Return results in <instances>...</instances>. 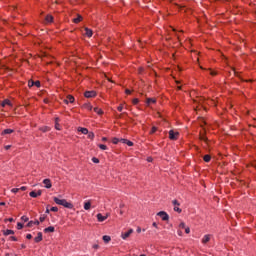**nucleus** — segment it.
I'll use <instances>...</instances> for the list:
<instances>
[{"label": "nucleus", "instance_id": "obj_1", "mask_svg": "<svg viewBox=\"0 0 256 256\" xmlns=\"http://www.w3.org/2000/svg\"><path fill=\"white\" fill-rule=\"evenodd\" d=\"M54 203H56V205H62V207H65L66 209H73V204L67 202L65 199L54 197Z\"/></svg>", "mask_w": 256, "mask_h": 256}, {"label": "nucleus", "instance_id": "obj_2", "mask_svg": "<svg viewBox=\"0 0 256 256\" xmlns=\"http://www.w3.org/2000/svg\"><path fill=\"white\" fill-rule=\"evenodd\" d=\"M158 217H161L162 221H169V214L165 211H160L157 213Z\"/></svg>", "mask_w": 256, "mask_h": 256}, {"label": "nucleus", "instance_id": "obj_3", "mask_svg": "<svg viewBox=\"0 0 256 256\" xmlns=\"http://www.w3.org/2000/svg\"><path fill=\"white\" fill-rule=\"evenodd\" d=\"M179 138V132H175L173 130L169 131V139H171L172 141H175Z\"/></svg>", "mask_w": 256, "mask_h": 256}, {"label": "nucleus", "instance_id": "obj_4", "mask_svg": "<svg viewBox=\"0 0 256 256\" xmlns=\"http://www.w3.org/2000/svg\"><path fill=\"white\" fill-rule=\"evenodd\" d=\"M84 97H86L87 99H91L93 97H97V92H95V91H86L84 93Z\"/></svg>", "mask_w": 256, "mask_h": 256}, {"label": "nucleus", "instance_id": "obj_5", "mask_svg": "<svg viewBox=\"0 0 256 256\" xmlns=\"http://www.w3.org/2000/svg\"><path fill=\"white\" fill-rule=\"evenodd\" d=\"M133 233V229H129L127 232H124L121 234L122 239H128V237H131V234Z\"/></svg>", "mask_w": 256, "mask_h": 256}, {"label": "nucleus", "instance_id": "obj_6", "mask_svg": "<svg viewBox=\"0 0 256 256\" xmlns=\"http://www.w3.org/2000/svg\"><path fill=\"white\" fill-rule=\"evenodd\" d=\"M0 105L1 107H7V105L8 107H13V103H11V100L9 99H5Z\"/></svg>", "mask_w": 256, "mask_h": 256}, {"label": "nucleus", "instance_id": "obj_7", "mask_svg": "<svg viewBox=\"0 0 256 256\" xmlns=\"http://www.w3.org/2000/svg\"><path fill=\"white\" fill-rule=\"evenodd\" d=\"M64 102L66 103V105H68V103H75V97L68 95Z\"/></svg>", "mask_w": 256, "mask_h": 256}, {"label": "nucleus", "instance_id": "obj_8", "mask_svg": "<svg viewBox=\"0 0 256 256\" xmlns=\"http://www.w3.org/2000/svg\"><path fill=\"white\" fill-rule=\"evenodd\" d=\"M43 183L46 189H51V187H53V185L51 184V179H44Z\"/></svg>", "mask_w": 256, "mask_h": 256}, {"label": "nucleus", "instance_id": "obj_9", "mask_svg": "<svg viewBox=\"0 0 256 256\" xmlns=\"http://www.w3.org/2000/svg\"><path fill=\"white\" fill-rule=\"evenodd\" d=\"M35 243H41L43 241V233L38 232L37 237L34 238Z\"/></svg>", "mask_w": 256, "mask_h": 256}, {"label": "nucleus", "instance_id": "obj_10", "mask_svg": "<svg viewBox=\"0 0 256 256\" xmlns=\"http://www.w3.org/2000/svg\"><path fill=\"white\" fill-rule=\"evenodd\" d=\"M96 217H97L99 223H103V221H106V219H107V216H103V214H101V213H98Z\"/></svg>", "mask_w": 256, "mask_h": 256}, {"label": "nucleus", "instance_id": "obj_11", "mask_svg": "<svg viewBox=\"0 0 256 256\" xmlns=\"http://www.w3.org/2000/svg\"><path fill=\"white\" fill-rule=\"evenodd\" d=\"M84 35H86V37H93V30L89 29V28H84Z\"/></svg>", "mask_w": 256, "mask_h": 256}, {"label": "nucleus", "instance_id": "obj_12", "mask_svg": "<svg viewBox=\"0 0 256 256\" xmlns=\"http://www.w3.org/2000/svg\"><path fill=\"white\" fill-rule=\"evenodd\" d=\"M211 241V235L206 234L204 235V237L202 238V243H209Z\"/></svg>", "mask_w": 256, "mask_h": 256}, {"label": "nucleus", "instance_id": "obj_13", "mask_svg": "<svg viewBox=\"0 0 256 256\" xmlns=\"http://www.w3.org/2000/svg\"><path fill=\"white\" fill-rule=\"evenodd\" d=\"M44 233H55V227L49 226L44 229Z\"/></svg>", "mask_w": 256, "mask_h": 256}, {"label": "nucleus", "instance_id": "obj_14", "mask_svg": "<svg viewBox=\"0 0 256 256\" xmlns=\"http://www.w3.org/2000/svg\"><path fill=\"white\" fill-rule=\"evenodd\" d=\"M78 131H80V133H83V135H87L89 133V130L83 127H79Z\"/></svg>", "mask_w": 256, "mask_h": 256}, {"label": "nucleus", "instance_id": "obj_15", "mask_svg": "<svg viewBox=\"0 0 256 256\" xmlns=\"http://www.w3.org/2000/svg\"><path fill=\"white\" fill-rule=\"evenodd\" d=\"M33 225H39V220L28 222L27 227H33Z\"/></svg>", "mask_w": 256, "mask_h": 256}, {"label": "nucleus", "instance_id": "obj_16", "mask_svg": "<svg viewBox=\"0 0 256 256\" xmlns=\"http://www.w3.org/2000/svg\"><path fill=\"white\" fill-rule=\"evenodd\" d=\"M13 129H5L2 132V135H11V133H13Z\"/></svg>", "mask_w": 256, "mask_h": 256}, {"label": "nucleus", "instance_id": "obj_17", "mask_svg": "<svg viewBox=\"0 0 256 256\" xmlns=\"http://www.w3.org/2000/svg\"><path fill=\"white\" fill-rule=\"evenodd\" d=\"M146 103L147 105H151V103H157V100L154 98H147Z\"/></svg>", "mask_w": 256, "mask_h": 256}, {"label": "nucleus", "instance_id": "obj_18", "mask_svg": "<svg viewBox=\"0 0 256 256\" xmlns=\"http://www.w3.org/2000/svg\"><path fill=\"white\" fill-rule=\"evenodd\" d=\"M74 23H81L83 21V17L81 15H78L77 18L73 19Z\"/></svg>", "mask_w": 256, "mask_h": 256}, {"label": "nucleus", "instance_id": "obj_19", "mask_svg": "<svg viewBox=\"0 0 256 256\" xmlns=\"http://www.w3.org/2000/svg\"><path fill=\"white\" fill-rule=\"evenodd\" d=\"M45 21H46V23H53V17L51 15H47L45 17Z\"/></svg>", "mask_w": 256, "mask_h": 256}, {"label": "nucleus", "instance_id": "obj_20", "mask_svg": "<svg viewBox=\"0 0 256 256\" xmlns=\"http://www.w3.org/2000/svg\"><path fill=\"white\" fill-rule=\"evenodd\" d=\"M84 209H85V211H89V209H91V202H85Z\"/></svg>", "mask_w": 256, "mask_h": 256}, {"label": "nucleus", "instance_id": "obj_21", "mask_svg": "<svg viewBox=\"0 0 256 256\" xmlns=\"http://www.w3.org/2000/svg\"><path fill=\"white\" fill-rule=\"evenodd\" d=\"M94 112L97 113L98 115H103V110L101 108H94Z\"/></svg>", "mask_w": 256, "mask_h": 256}, {"label": "nucleus", "instance_id": "obj_22", "mask_svg": "<svg viewBox=\"0 0 256 256\" xmlns=\"http://www.w3.org/2000/svg\"><path fill=\"white\" fill-rule=\"evenodd\" d=\"M103 241H104V243H109V241H111V236L104 235Z\"/></svg>", "mask_w": 256, "mask_h": 256}, {"label": "nucleus", "instance_id": "obj_23", "mask_svg": "<svg viewBox=\"0 0 256 256\" xmlns=\"http://www.w3.org/2000/svg\"><path fill=\"white\" fill-rule=\"evenodd\" d=\"M205 163H209V161H211V155L207 154L203 157Z\"/></svg>", "mask_w": 256, "mask_h": 256}, {"label": "nucleus", "instance_id": "obj_24", "mask_svg": "<svg viewBox=\"0 0 256 256\" xmlns=\"http://www.w3.org/2000/svg\"><path fill=\"white\" fill-rule=\"evenodd\" d=\"M14 234H15V232L13 230L7 229L4 231V235H14Z\"/></svg>", "mask_w": 256, "mask_h": 256}, {"label": "nucleus", "instance_id": "obj_25", "mask_svg": "<svg viewBox=\"0 0 256 256\" xmlns=\"http://www.w3.org/2000/svg\"><path fill=\"white\" fill-rule=\"evenodd\" d=\"M99 149H102V151H107V146L105 144L98 145Z\"/></svg>", "mask_w": 256, "mask_h": 256}, {"label": "nucleus", "instance_id": "obj_26", "mask_svg": "<svg viewBox=\"0 0 256 256\" xmlns=\"http://www.w3.org/2000/svg\"><path fill=\"white\" fill-rule=\"evenodd\" d=\"M120 141H121V139H119V138H113V139H112V143H113L114 145H117V143H120Z\"/></svg>", "mask_w": 256, "mask_h": 256}, {"label": "nucleus", "instance_id": "obj_27", "mask_svg": "<svg viewBox=\"0 0 256 256\" xmlns=\"http://www.w3.org/2000/svg\"><path fill=\"white\" fill-rule=\"evenodd\" d=\"M88 139H94L95 138V134L93 132H88Z\"/></svg>", "mask_w": 256, "mask_h": 256}, {"label": "nucleus", "instance_id": "obj_28", "mask_svg": "<svg viewBox=\"0 0 256 256\" xmlns=\"http://www.w3.org/2000/svg\"><path fill=\"white\" fill-rule=\"evenodd\" d=\"M40 131H42L43 133H47V131H49V127L44 126V127L40 128Z\"/></svg>", "mask_w": 256, "mask_h": 256}, {"label": "nucleus", "instance_id": "obj_29", "mask_svg": "<svg viewBox=\"0 0 256 256\" xmlns=\"http://www.w3.org/2000/svg\"><path fill=\"white\" fill-rule=\"evenodd\" d=\"M28 87H35V81L29 80L28 81Z\"/></svg>", "mask_w": 256, "mask_h": 256}, {"label": "nucleus", "instance_id": "obj_30", "mask_svg": "<svg viewBox=\"0 0 256 256\" xmlns=\"http://www.w3.org/2000/svg\"><path fill=\"white\" fill-rule=\"evenodd\" d=\"M172 204L174 205V207H179V205H181L177 200H173Z\"/></svg>", "mask_w": 256, "mask_h": 256}, {"label": "nucleus", "instance_id": "obj_31", "mask_svg": "<svg viewBox=\"0 0 256 256\" xmlns=\"http://www.w3.org/2000/svg\"><path fill=\"white\" fill-rule=\"evenodd\" d=\"M29 195H30V197L37 198V192H35V191L30 192Z\"/></svg>", "mask_w": 256, "mask_h": 256}, {"label": "nucleus", "instance_id": "obj_32", "mask_svg": "<svg viewBox=\"0 0 256 256\" xmlns=\"http://www.w3.org/2000/svg\"><path fill=\"white\" fill-rule=\"evenodd\" d=\"M174 211H176V213L182 212L181 208H179L178 206H174Z\"/></svg>", "mask_w": 256, "mask_h": 256}, {"label": "nucleus", "instance_id": "obj_33", "mask_svg": "<svg viewBox=\"0 0 256 256\" xmlns=\"http://www.w3.org/2000/svg\"><path fill=\"white\" fill-rule=\"evenodd\" d=\"M34 86L35 87H41V82L38 80V81H34Z\"/></svg>", "mask_w": 256, "mask_h": 256}, {"label": "nucleus", "instance_id": "obj_34", "mask_svg": "<svg viewBox=\"0 0 256 256\" xmlns=\"http://www.w3.org/2000/svg\"><path fill=\"white\" fill-rule=\"evenodd\" d=\"M21 220L24 221L25 223H27V221H29V217L27 216H22Z\"/></svg>", "mask_w": 256, "mask_h": 256}, {"label": "nucleus", "instance_id": "obj_35", "mask_svg": "<svg viewBox=\"0 0 256 256\" xmlns=\"http://www.w3.org/2000/svg\"><path fill=\"white\" fill-rule=\"evenodd\" d=\"M126 145H128V147H133V142L130 140H127Z\"/></svg>", "mask_w": 256, "mask_h": 256}, {"label": "nucleus", "instance_id": "obj_36", "mask_svg": "<svg viewBox=\"0 0 256 256\" xmlns=\"http://www.w3.org/2000/svg\"><path fill=\"white\" fill-rule=\"evenodd\" d=\"M17 229H23V224L21 222L17 223Z\"/></svg>", "mask_w": 256, "mask_h": 256}, {"label": "nucleus", "instance_id": "obj_37", "mask_svg": "<svg viewBox=\"0 0 256 256\" xmlns=\"http://www.w3.org/2000/svg\"><path fill=\"white\" fill-rule=\"evenodd\" d=\"M200 140L207 142V137H205L204 135H200Z\"/></svg>", "mask_w": 256, "mask_h": 256}, {"label": "nucleus", "instance_id": "obj_38", "mask_svg": "<svg viewBox=\"0 0 256 256\" xmlns=\"http://www.w3.org/2000/svg\"><path fill=\"white\" fill-rule=\"evenodd\" d=\"M50 211H53L54 213H57V211H59V208H57V207H52V208L50 209Z\"/></svg>", "mask_w": 256, "mask_h": 256}, {"label": "nucleus", "instance_id": "obj_39", "mask_svg": "<svg viewBox=\"0 0 256 256\" xmlns=\"http://www.w3.org/2000/svg\"><path fill=\"white\" fill-rule=\"evenodd\" d=\"M55 129H57V131H61V126L59 125V123L55 124Z\"/></svg>", "mask_w": 256, "mask_h": 256}, {"label": "nucleus", "instance_id": "obj_40", "mask_svg": "<svg viewBox=\"0 0 256 256\" xmlns=\"http://www.w3.org/2000/svg\"><path fill=\"white\" fill-rule=\"evenodd\" d=\"M132 103H133V105H137V103H139V99H137V98L133 99Z\"/></svg>", "mask_w": 256, "mask_h": 256}, {"label": "nucleus", "instance_id": "obj_41", "mask_svg": "<svg viewBox=\"0 0 256 256\" xmlns=\"http://www.w3.org/2000/svg\"><path fill=\"white\" fill-rule=\"evenodd\" d=\"M11 192H12V193H19V188H13V189L11 190Z\"/></svg>", "mask_w": 256, "mask_h": 256}, {"label": "nucleus", "instance_id": "obj_42", "mask_svg": "<svg viewBox=\"0 0 256 256\" xmlns=\"http://www.w3.org/2000/svg\"><path fill=\"white\" fill-rule=\"evenodd\" d=\"M86 109H88L89 111H91L93 109V106H91L90 104H86Z\"/></svg>", "mask_w": 256, "mask_h": 256}, {"label": "nucleus", "instance_id": "obj_43", "mask_svg": "<svg viewBox=\"0 0 256 256\" xmlns=\"http://www.w3.org/2000/svg\"><path fill=\"white\" fill-rule=\"evenodd\" d=\"M92 161H93V163H99V159L96 158V157H93V158H92Z\"/></svg>", "mask_w": 256, "mask_h": 256}, {"label": "nucleus", "instance_id": "obj_44", "mask_svg": "<svg viewBox=\"0 0 256 256\" xmlns=\"http://www.w3.org/2000/svg\"><path fill=\"white\" fill-rule=\"evenodd\" d=\"M179 227H180L181 229H185V222H181L180 225H179Z\"/></svg>", "mask_w": 256, "mask_h": 256}, {"label": "nucleus", "instance_id": "obj_45", "mask_svg": "<svg viewBox=\"0 0 256 256\" xmlns=\"http://www.w3.org/2000/svg\"><path fill=\"white\" fill-rule=\"evenodd\" d=\"M20 191H27V186H22L19 188Z\"/></svg>", "mask_w": 256, "mask_h": 256}, {"label": "nucleus", "instance_id": "obj_46", "mask_svg": "<svg viewBox=\"0 0 256 256\" xmlns=\"http://www.w3.org/2000/svg\"><path fill=\"white\" fill-rule=\"evenodd\" d=\"M127 141H128L127 139H123V138L120 139V143L127 144Z\"/></svg>", "mask_w": 256, "mask_h": 256}, {"label": "nucleus", "instance_id": "obj_47", "mask_svg": "<svg viewBox=\"0 0 256 256\" xmlns=\"http://www.w3.org/2000/svg\"><path fill=\"white\" fill-rule=\"evenodd\" d=\"M185 233L187 234L191 233V229L189 227L185 228Z\"/></svg>", "mask_w": 256, "mask_h": 256}, {"label": "nucleus", "instance_id": "obj_48", "mask_svg": "<svg viewBox=\"0 0 256 256\" xmlns=\"http://www.w3.org/2000/svg\"><path fill=\"white\" fill-rule=\"evenodd\" d=\"M40 223H43V221H45V216H40Z\"/></svg>", "mask_w": 256, "mask_h": 256}, {"label": "nucleus", "instance_id": "obj_49", "mask_svg": "<svg viewBox=\"0 0 256 256\" xmlns=\"http://www.w3.org/2000/svg\"><path fill=\"white\" fill-rule=\"evenodd\" d=\"M157 131V127H152V130H151V132L150 133H155Z\"/></svg>", "mask_w": 256, "mask_h": 256}, {"label": "nucleus", "instance_id": "obj_50", "mask_svg": "<svg viewBox=\"0 0 256 256\" xmlns=\"http://www.w3.org/2000/svg\"><path fill=\"white\" fill-rule=\"evenodd\" d=\"M26 239H33V235L27 234V235H26Z\"/></svg>", "mask_w": 256, "mask_h": 256}, {"label": "nucleus", "instance_id": "obj_51", "mask_svg": "<svg viewBox=\"0 0 256 256\" xmlns=\"http://www.w3.org/2000/svg\"><path fill=\"white\" fill-rule=\"evenodd\" d=\"M41 193H42V191L38 190V192H36L37 197H41Z\"/></svg>", "mask_w": 256, "mask_h": 256}, {"label": "nucleus", "instance_id": "obj_52", "mask_svg": "<svg viewBox=\"0 0 256 256\" xmlns=\"http://www.w3.org/2000/svg\"><path fill=\"white\" fill-rule=\"evenodd\" d=\"M125 93H126V95H131V90L126 89V90H125Z\"/></svg>", "mask_w": 256, "mask_h": 256}, {"label": "nucleus", "instance_id": "obj_53", "mask_svg": "<svg viewBox=\"0 0 256 256\" xmlns=\"http://www.w3.org/2000/svg\"><path fill=\"white\" fill-rule=\"evenodd\" d=\"M117 109H118V111H120V112L123 111V105L118 106Z\"/></svg>", "mask_w": 256, "mask_h": 256}, {"label": "nucleus", "instance_id": "obj_54", "mask_svg": "<svg viewBox=\"0 0 256 256\" xmlns=\"http://www.w3.org/2000/svg\"><path fill=\"white\" fill-rule=\"evenodd\" d=\"M10 239H11V241H17V237H15V236H11Z\"/></svg>", "mask_w": 256, "mask_h": 256}, {"label": "nucleus", "instance_id": "obj_55", "mask_svg": "<svg viewBox=\"0 0 256 256\" xmlns=\"http://www.w3.org/2000/svg\"><path fill=\"white\" fill-rule=\"evenodd\" d=\"M5 149H6V151H9V149H11V145H6Z\"/></svg>", "mask_w": 256, "mask_h": 256}, {"label": "nucleus", "instance_id": "obj_56", "mask_svg": "<svg viewBox=\"0 0 256 256\" xmlns=\"http://www.w3.org/2000/svg\"><path fill=\"white\" fill-rule=\"evenodd\" d=\"M210 75L215 76V75H217V72H215V71H210Z\"/></svg>", "mask_w": 256, "mask_h": 256}, {"label": "nucleus", "instance_id": "obj_57", "mask_svg": "<svg viewBox=\"0 0 256 256\" xmlns=\"http://www.w3.org/2000/svg\"><path fill=\"white\" fill-rule=\"evenodd\" d=\"M93 249H99V246L97 244H94Z\"/></svg>", "mask_w": 256, "mask_h": 256}, {"label": "nucleus", "instance_id": "obj_58", "mask_svg": "<svg viewBox=\"0 0 256 256\" xmlns=\"http://www.w3.org/2000/svg\"><path fill=\"white\" fill-rule=\"evenodd\" d=\"M147 161H148L149 163H151V161H153V158L149 157V158L147 159Z\"/></svg>", "mask_w": 256, "mask_h": 256}, {"label": "nucleus", "instance_id": "obj_59", "mask_svg": "<svg viewBox=\"0 0 256 256\" xmlns=\"http://www.w3.org/2000/svg\"><path fill=\"white\" fill-rule=\"evenodd\" d=\"M125 207V204H120V209H123Z\"/></svg>", "mask_w": 256, "mask_h": 256}, {"label": "nucleus", "instance_id": "obj_60", "mask_svg": "<svg viewBox=\"0 0 256 256\" xmlns=\"http://www.w3.org/2000/svg\"><path fill=\"white\" fill-rule=\"evenodd\" d=\"M26 247H27V246H25V244H22V245H21V248H22V249H25Z\"/></svg>", "mask_w": 256, "mask_h": 256}, {"label": "nucleus", "instance_id": "obj_61", "mask_svg": "<svg viewBox=\"0 0 256 256\" xmlns=\"http://www.w3.org/2000/svg\"><path fill=\"white\" fill-rule=\"evenodd\" d=\"M152 225H153V227H157V223L156 222H154Z\"/></svg>", "mask_w": 256, "mask_h": 256}, {"label": "nucleus", "instance_id": "obj_62", "mask_svg": "<svg viewBox=\"0 0 256 256\" xmlns=\"http://www.w3.org/2000/svg\"><path fill=\"white\" fill-rule=\"evenodd\" d=\"M10 223H13V218H9Z\"/></svg>", "mask_w": 256, "mask_h": 256}, {"label": "nucleus", "instance_id": "obj_63", "mask_svg": "<svg viewBox=\"0 0 256 256\" xmlns=\"http://www.w3.org/2000/svg\"><path fill=\"white\" fill-rule=\"evenodd\" d=\"M102 141H107V138L103 137V138H102Z\"/></svg>", "mask_w": 256, "mask_h": 256}, {"label": "nucleus", "instance_id": "obj_64", "mask_svg": "<svg viewBox=\"0 0 256 256\" xmlns=\"http://www.w3.org/2000/svg\"><path fill=\"white\" fill-rule=\"evenodd\" d=\"M56 123H59V118L58 117L56 118Z\"/></svg>", "mask_w": 256, "mask_h": 256}]
</instances>
